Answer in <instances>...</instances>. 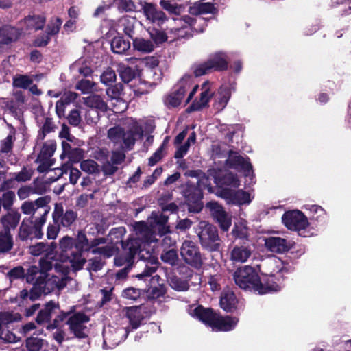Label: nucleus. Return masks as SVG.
<instances>
[{
	"instance_id": "f257e3e1",
	"label": "nucleus",
	"mask_w": 351,
	"mask_h": 351,
	"mask_svg": "<svg viewBox=\"0 0 351 351\" xmlns=\"http://www.w3.org/2000/svg\"><path fill=\"white\" fill-rule=\"evenodd\" d=\"M54 272L50 275L46 272L43 277L40 274V267L36 265L30 266L25 278L28 283H32L33 287L30 290V300H36L41 294H48L54 291H60L68 285L75 283V280L69 277L70 271L69 266L64 263L56 262L54 263Z\"/></svg>"
},
{
	"instance_id": "f03ea898",
	"label": "nucleus",
	"mask_w": 351,
	"mask_h": 351,
	"mask_svg": "<svg viewBox=\"0 0 351 351\" xmlns=\"http://www.w3.org/2000/svg\"><path fill=\"white\" fill-rule=\"evenodd\" d=\"M168 217L163 214L152 213L148 219L149 226L144 221L136 222L134 226L136 236L140 239L143 249L153 252V254L157 258L156 248L158 247V239L163 237L161 245L164 248L169 247L175 245L176 241L171 236L166 234L169 232V228L166 226Z\"/></svg>"
},
{
	"instance_id": "7ed1b4c3",
	"label": "nucleus",
	"mask_w": 351,
	"mask_h": 351,
	"mask_svg": "<svg viewBox=\"0 0 351 351\" xmlns=\"http://www.w3.org/2000/svg\"><path fill=\"white\" fill-rule=\"evenodd\" d=\"M125 254L114 258V263L117 266L131 267L133 259L138 256L139 260L144 263L143 271L136 274V277L139 280H146V278L151 276L156 272L158 267V261L153 252L143 249L138 236L136 238L129 239L126 243H121Z\"/></svg>"
},
{
	"instance_id": "20e7f679",
	"label": "nucleus",
	"mask_w": 351,
	"mask_h": 351,
	"mask_svg": "<svg viewBox=\"0 0 351 351\" xmlns=\"http://www.w3.org/2000/svg\"><path fill=\"white\" fill-rule=\"evenodd\" d=\"M75 240V249L77 251L71 257L72 269L74 271L82 269L85 263L86 258L83 256L84 250L90 251L93 254H99L106 257H110L114 254L116 248L112 244H106L107 240L104 238L95 239L89 244L85 234H79Z\"/></svg>"
},
{
	"instance_id": "39448f33",
	"label": "nucleus",
	"mask_w": 351,
	"mask_h": 351,
	"mask_svg": "<svg viewBox=\"0 0 351 351\" xmlns=\"http://www.w3.org/2000/svg\"><path fill=\"white\" fill-rule=\"evenodd\" d=\"M189 314L197 319L210 326L213 330L230 331L235 328L239 318L232 316H221L209 308L199 305H191L188 308Z\"/></svg>"
},
{
	"instance_id": "423d86ee",
	"label": "nucleus",
	"mask_w": 351,
	"mask_h": 351,
	"mask_svg": "<svg viewBox=\"0 0 351 351\" xmlns=\"http://www.w3.org/2000/svg\"><path fill=\"white\" fill-rule=\"evenodd\" d=\"M233 278L237 286L245 290L254 291L258 294H265L267 289H277L278 285L263 287L260 284V276L256 270L250 266H244L237 269Z\"/></svg>"
},
{
	"instance_id": "0eeeda50",
	"label": "nucleus",
	"mask_w": 351,
	"mask_h": 351,
	"mask_svg": "<svg viewBox=\"0 0 351 351\" xmlns=\"http://www.w3.org/2000/svg\"><path fill=\"white\" fill-rule=\"evenodd\" d=\"M228 56L223 51H216L209 55L206 61L195 65L193 73L196 77L209 73L212 71H223L228 67Z\"/></svg>"
},
{
	"instance_id": "6e6552de",
	"label": "nucleus",
	"mask_w": 351,
	"mask_h": 351,
	"mask_svg": "<svg viewBox=\"0 0 351 351\" xmlns=\"http://www.w3.org/2000/svg\"><path fill=\"white\" fill-rule=\"evenodd\" d=\"M56 243L54 242L49 244L40 242L29 247V252L32 255L38 256L44 254V256L39 260L41 277L53 269L54 266L53 262L56 256Z\"/></svg>"
},
{
	"instance_id": "1a4fd4ad",
	"label": "nucleus",
	"mask_w": 351,
	"mask_h": 351,
	"mask_svg": "<svg viewBox=\"0 0 351 351\" xmlns=\"http://www.w3.org/2000/svg\"><path fill=\"white\" fill-rule=\"evenodd\" d=\"M268 266L272 269L269 274H262L260 277V284L263 287H271L273 285H278V289L266 290L265 293L277 292L282 287L283 276L282 273L285 270L283 262L278 258H272L267 262Z\"/></svg>"
},
{
	"instance_id": "9d476101",
	"label": "nucleus",
	"mask_w": 351,
	"mask_h": 351,
	"mask_svg": "<svg viewBox=\"0 0 351 351\" xmlns=\"http://www.w3.org/2000/svg\"><path fill=\"white\" fill-rule=\"evenodd\" d=\"M50 201L51 198L49 196L39 197L35 201H25L22 204L21 209L23 214L31 215L32 220L44 224L45 217L50 210Z\"/></svg>"
},
{
	"instance_id": "9b49d317",
	"label": "nucleus",
	"mask_w": 351,
	"mask_h": 351,
	"mask_svg": "<svg viewBox=\"0 0 351 351\" xmlns=\"http://www.w3.org/2000/svg\"><path fill=\"white\" fill-rule=\"evenodd\" d=\"M191 177H197V188L195 186H189L184 191V196L188 204L197 203L202 198V191L208 190L212 192V186L209 178L205 173L199 171H191L189 174Z\"/></svg>"
},
{
	"instance_id": "f8f14e48",
	"label": "nucleus",
	"mask_w": 351,
	"mask_h": 351,
	"mask_svg": "<svg viewBox=\"0 0 351 351\" xmlns=\"http://www.w3.org/2000/svg\"><path fill=\"white\" fill-rule=\"evenodd\" d=\"M282 220L288 229L297 231L300 236L307 237L306 230L310 223L302 212L298 210L286 212L282 215Z\"/></svg>"
},
{
	"instance_id": "ddd939ff",
	"label": "nucleus",
	"mask_w": 351,
	"mask_h": 351,
	"mask_svg": "<svg viewBox=\"0 0 351 351\" xmlns=\"http://www.w3.org/2000/svg\"><path fill=\"white\" fill-rule=\"evenodd\" d=\"M199 228L201 230L198 233V237L202 247L209 251L218 250L219 238L217 228L206 221H200Z\"/></svg>"
},
{
	"instance_id": "4468645a",
	"label": "nucleus",
	"mask_w": 351,
	"mask_h": 351,
	"mask_svg": "<svg viewBox=\"0 0 351 351\" xmlns=\"http://www.w3.org/2000/svg\"><path fill=\"white\" fill-rule=\"evenodd\" d=\"M129 333L128 326L109 325L103 330L104 348H113L124 341Z\"/></svg>"
},
{
	"instance_id": "2eb2a0df",
	"label": "nucleus",
	"mask_w": 351,
	"mask_h": 351,
	"mask_svg": "<svg viewBox=\"0 0 351 351\" xmlns=\"http://www.w3.org/2000/svg\"><path fill=\"white\" fill-rule=\"evenodd\" d=\"M204 22V19L199 17L197 19L192 18L189 16H184L180 18H173L170 21V27L168 29V34H173L172 40L179 38H184L188 33L189 26H193L196 23Z\"/></svg>"
},
{
	"instance_id": "dca6fc26",
	"label": "nucleus",
	"mask_w": 351,
	"mask_h": 351,
	"mask_svg": "<svg viewBox=\"0 0 351 351\" xmlns=\"http://www.w3.org/2000/svg\"><path fill=\"white\" fill-rule=\"evenodd\" d=\"M125 125L127 130H123L122 144L125 148L131 149L136 141L143 136V129L139 122L133 118L127 119Z\"/></svg>"
},
{
	"instance_id": "f3484780",
	"label": "nucleus",
	"mask_w": 351,
	"mask_h": 351,
	"mask_svg": "<svg viewBox=\"0 0 351 351\" xmlns=\"http://www.w3.org/2000/svg\"><path fill=\"white\" fill-rule=\"evenodd\" d=\"M180 255L189 265L199 267L202 263L201 253L198 246L192 241H184L180 247Z\"/></svg>"
},
{
	"instance_id": "a211bd4d",
	"label": "nucleus",
	"mask_w": 351,
	"mask_h": 351,
	"mask_svg": "<svg viewBox=\"0 0 351 351\" xmlns=\"http://www.w3.org/2000/svg\"><path fill=\"white\" fill-rule=\"evenodd\" d=\"M206 206L209 209L210 215L219 223L221 229L224 232H227L232 224L231 217L224 210L221 205L215 202H208Z\"/></svg>"
},
{
	"instance_id": "6ab92c4d",
	"label": "nucleus",
	"mask_w": 351,
	"mask_h": 351,
	"mask_svg": "<svg viewBox=\"0 0 351 351\" xmlns=\"http://www.w3.org/2000/svg\"><path fill=\"white\" fill-rule=\"evenodd\" d=\"M220 196L225 199L228 204H250L252 201L251 195L243 190H232L224 188L220 191Z\"/></svg>"
},
{
	"instance_id": "aec40b11",
	"label": "nucleus",
	"mask_w": 351,
	"mask_h": 351,
	"mask_svg": "<svg viewBox=\"0 0 351 351\" xmlns=\"http://www.w3.org/2000/svg\"><path fill=\"white\" fill-rule=\"evenodd\" d=\"M195 77L196 76L194 74L186 73L180 78L174 87L178 93H182V95L184 96L186 93L192 88V90L190 91L189 96L186 98V103H189L192 99L199 88L197 84H194V80Z\"/></svg>"
},
{
	"instance_id": "412c9836",
	"label": "nucleus",
	"mask_w": 351,
	"mask_h": 351,
	"mask_svg": "<svg viewBox=\"0 0 351 351\" xmlns=\"http://www.w3.org/2000/svg\"><path fill=\"white\" fill-rule=\"evenodd\" d=\"M123 312L132 329L138 328L147 316L145 307L141 306L127 307L123 310Z\"/></svg>"
},
{
	"instance_id": "4be33fe9",
	"label": "nucleus",
	"mask_w": 351,
	"mask_h": 351,
	"mask_svg": "<svg viewBox=\"0 0 351 351\" xmlns=\"http://www.w3.org/2000/svg\"><path fill=\"white\" fill-rule=\"evenodd\" d=\"M43 224L35 220L24 219L20 226L19 236L21 240H26L32 237L41 238L43 234L40 227Z\"/></svg>"
},
{
	"instance_id": "5701e85b",
	"label": "nucleus",
	"mask_w": 351,
	"mask_h": 351,
	"mask_svg": "<svg viewBox=\"0 0 351 351\" xmlns=\"http://www.w3.org/2000/svg\"><path fill=\"white\" fill-rule=\"evenodd\" d=\"M142 10L146 19L150 23L161 25L168 21L165 14L162 11L157 10L153 3H143Z\"/></svg>"
},
{
	"instance_id": "b1692460",
	"label": "nucleus",
	"mask_w": 351,
	"mask_h": 351,
	"mask_svg": "<svg viewBox=\"0 0 351 351\" xmlns=\"http://www.w3.org/2000/svg\"><path fill=\"white\" fill-rule=\"evenodd\" d=\"M76 217L77 215L74 211L68 210L64 213L62 204H56L53 213V219L56 223L60 221L64 227H69L75 221Z\"/></svg>"
},
{
	"instance_id": "393cba45",
	"label": "nucleus",
	"mask_w": 351,
	"mask_h": 351,
	"mask_svg": "<svg viewBox=\"0 0 351 351\" xmlns=\"http://www.w3.org/2000/svg\"><path fill=\"white\" fill-rule=\"evenodd\" d=\"M266 249L273 253L283 254L291 247L290 241L279 237H269L265 239Z\"/></svg>"
},
{
	"instance_id": "a878e982",
	"label": "nucleus",
	"mask_w": 351,
	"mask_h": 351,
	"mask_svg": "<svg viewBox=\"0 0 351 351\" xmlns=\"http://www.w3.org/2000/svg\"><path fill=\"white\" fill-rule=\"evenodd\" d=\"M227 161L230 167L243 170L245 176H252V165L247 158L241 156L237 152H230Z\"/></svg>"
},
{
	"instance_id": "bb28decb",
	"label": "nucleus",
	"mask_w": 351,
	"mask_h": 351,
	"mask_svg": "<svg viewBox=\"0 0 351 351\" xmlns=\"http://www.w3.org/2000/svg\"><path fill=\"white\" fill-rule=\"evenodd\" d=\"M88 318L84 313H77L70 317L67 321L70 330L77 337H84L85 336L84 324L88 322Z\"/></svg>"
},
{
	"instance_id": "cd10ccee",
	"label": "nucleus",
	"mask_w": 351,
	"mask_h": 351,
	"mask_svg": "<svg viewBox=\"0 0 351 351\" xmlns=\"http://www.w3.org/2000/svg\"><path fill=\"white\" fill-rule=\"evenodd\" d=\"M201 91L199 99L195 100L191 106L193 110H199L208 105L210 98L214 95L213 83L209 81L204 82L201 86Z\"/></svg>"
},
{
	"instance_id": "c85d7f7f",
	"label": "nucleus",
	"mask_w": 351,
	"mask_h": 351,
	"mask_svg": "<svg viewBox=\"0 0 351 351\" xmlns=\"http://www.w3.org/2000/svg\"><path fill=\"white\" fill-rule=\"evenodd\" d=\"M59 248L60 250V258L62 261L68 260L72 267V256L77 250L75 249V240L69 236H65L59 241Z\"/></svg>"
},
{
	"instance_id": "c756f323",
	"label": "nucleus",
	"mask_w": 351,
	"mask_h": 351,
	"mask_svg": "<svg viewBox=\"0 0 351 351\" xmlns=\"http://www.w3.org/2000/svg\"><path fill=\"white\" fill-rule=\"evenodd\" d=\"M121 85L115 84L106 89V94L114 106V111H123L126 108L125 101L121 99Z\"/></svg>"
},
{
	"instance_id": "7c9ffc66",
	"label": "nucleus",
	"mask_w": 351,
	"mask_h": 351,
	"mask_svg": "<svg viewBox=\"0 0 351 351\" xmlns=\"http://www.w3.org/2000/svg\"><path fill=\"white\" fill-rule=\"evenodd\" d=\"M231 97V91L228 86H221L214 95L213 107L218 112L223 110Z\"/></svg>"
},
{
	"instance_id": "2f4dec72",
	"label": "nucleus",
	"mask_w": 351,
	"mask_h": 351,
	"mask_svg": "<svg viewBox=\"0 0 351 351\" xmlns=\"http://www.w3.org/2000/svg\"><path fill=\"white\" fill-rule=\"evenodd\" d=\"M252 249L249 245H236L230 252V259L234 263H243L251 256Z\"/></svg>"
},
{
	"instance_id": "473e14b6",
	"label": "nucleus",
	"mask_w": 351,
	"mask_h": 351,
	"mask_svg": "<svg viewBox=\"0 0 351 351\" xmlns=\"http://www.w3.org/2000/svg\"><path fill=\"white\" fill-rule=\"evenodd\" d=\"M217 9L213 3L204 2L203 0L195 2L189 8V13L193 15H200L205 14H216Z\"/></svg>"
},
{
	"instance_id": "72a5a7b5",
	"label": "nucleus",
	"mask_w": 351,
	"mask_h": 351,
	"mask_svg": "<svg viewBox=\"0 0 351 351\" xmlns=\"http://www.w3.org/2000/svg\"><path fill=\"white\" fill-rule=\"evenodd\" d=\"M21 34L19 29L10 25L0 27V43L8 45L14 42L19 38Z\"/></svg>"
},
{
	"instance_id": "f704fd0d",
	"label": "nucleus",
	"mask_w": 351,
	"mask_h": 351,
	"mask_svg": "<svg viewBox=\"0 0 351 351\" xmlns=\"http://www.w3.org/2000/svg\"><path fill=\"white\" fill-rule=\"evenodd\" d=\"M302 208L309 212L311 220L319 223L325 221L327 213L322 206L316 204H305Z\"/></svg>"
},
{
	"instance_id": "c9c22d12",
	"label": "nucleus",
	"mask_w": 351,
	"mask_h": 351,
	"mask_svg": "<svg viewBox=\"0 0 351 351\" xmlns=\"http://www.w3.org/2000/svg\"><path fill=\"white\" fill-rule=\"evenodd\" d=\"M237 299L230 290L223 291L220 299V306L226 311H231L236 308Z\"/></svg>"
},
{
	"instance_id": "e433bc0d",
	"label": "nucleus",
	"mask_w": 351,
	"mask_h": 351,
	"mask_svg": "<svg viewBox=\"0 0 351 351\" xmlns=\"http://www.w3.org/2000/svg\"><path fill=\"white\" fill-rule=\"evenodd\" d=\"M21 219V215L16 211L9 212L1 219V223L3 227V230L10 231V229H14Z\"/></svg>"
},
{
	"instance_id": "4c0bfd02",
	"label": "nucleus",
	"mask_w": 351,
	"mask_h": 351,
	"mask_svg": "<svg viewBox=\"0 0 351 351\" xmlns=\"http://www.w3.org/2000/svg\"><path fill=\"white\" fill-rule=\"evenodd\" d=\"M24 25L27 30H38L43 28L45 23V17L43 15H29L24 19Z\"/></svg>"
},
{
	"instance_id": "58836bf2",
	"label": "nucleus",
	"mask_w": 351,
	"mask_h": 351,
	"mask_svg": "<svg viewBox=\"0 0 351 351\" xmlns=\"http://www.w3.org/2000/svg\"><path fill=\"white\" fill-rule=\"evenodd\" d=\"M84 104L90 108L101 112H105L108 108L106 103L97 95H92L84 98Z\"/></svg>"
},
{
	"instance_id": "ea45409f",
	"label": "nucleus",
	"mask_w": 351,
	"mask_h": 351,
	"mask_svg": "<svg viewBox=\"0 0 351 351\" xmlns=\"http://www.w3.org/2000/svg\"><path fill=\"white\" fill-rule=\"evenodd\" d=\"M132 45L134 49L145 53H151L154 49L153 42L143 38H134Z\"/></svg>"
},
{
	"instance_id": "a19ab883",
	"label": "nucleus",
	"mask_w": 351,
	"mask_h": 351,
	"mask_svg": "<svg viewBox=\"0 0 351 351\" xmlns=\"http://www.w3.org/2000/svg\"><path fill=\"white\" fill-rule=\"evenodd\" d=\"M13 244V237L10 232L7 230L0 231V254H4L10 251Z\"/></svg>"
},
{
	"instance_id": "79ce46f5",
	"label": "nucleus",
	"mask_w": 351,
	"mask_h": 351,
	"mask_svg": "<svg viewBox=\"0 0 351 351\" xmlns=\"http://www.w3.org/2000/svg\"><path fill=\"white\" fill-rule=\"evenodd\" d=\"M57 308L58 306L56 302L50 301L46 304L45 308L40 311L36 317V322L38 324H43L48 322L50 319L53 311Z\"/></svg>"
},
{
	"instance_id": "37998d69",
	"label": "nucleus",
	"mask_w": 351,
	"mask_h": 351,
	"mask_svg": "<svg viewBox=\"0 0 351 351\" xmlns=\"http://www.w3.org/2000/svg\"><path fill=\"white\" fill-rule=\"evenodd\" d=\"M56 149V143L53 140H49L45 142L38 156V160H52L53 156Z\"/></svg>"
},
{
	"instance_id": "c03bdc74",
	"label": "nucleus",
	"mask_w": 351,
	"mask_h": 351,
	"mask_svg": "<svg viewBox=\"0 0 351 351\" xmlns=\"http://www.w3.org/2000/svg\"><path fill=\"white\" fill-rule=\"evenodd\" d=\"M215 182L219 186H227L237 188L239 186V181L237 176L232 173H226L221 179L215 177Z\"/></svg>"
},
{
	"instance_id": "a18cd8bd",
	"label": "nucleus",
	"mask_w": 351,
	"mask_h": 351,
	"mask_svg": "<svg viewBox=\"0 0 351 351\" xmlns=\"http://www.w3.org/2000/svg\"><path fill=\"white\" fill-rule=\"evenodd\" d=\"M130 48V43L122 37H114L111 41V49L115 53H123Z\"/></svg>"
},
{
	"instance_id": "49530a36",
	"label": "nucleus",
	"mask_w": 351,
	"mask_h": 351,
	"mask_svg": "<svg viewBox=\"0 0 351 351\" xmlns=\"http://www.w3.org/2000/svg\"><path fill=\"white\" fill-rule=\"evenodd\" d=\"M232 234L235 238L247 239L248 237V228L246 221L241 219L235 222Z\"/></svg>"
},
{
	"instance_id": "de8ad7c7",
	"label": "nucleus",
	"mask_w": 351,
	"mask_h": 351,
	"mask_svg": "<svg viewBox=\"0 0 351 351\" xmlns=\"http://www.w3.org/2000/svg\"><path fill=\"white\" fill-rule=\"evenodd\" d=\"M34 75H16L13 78L14 87L25 89L28 88L34 81Z\"/></svg>"
},
{
	"instance_id": "09e8293b",
	"label": "nucleus",
	"mask_w": 351,
	"mask_h": 351,
	"mask_svg": "<svg viewBox=\"0 0 351 351\" xmlns=\"http://www.w3.org/2000/svg\"><path fill=\"white\" fill-rule=\"evenodd\" d=\"M127 60L131 63L134 62L135 61H139L142 64L145 65L146 67V72L149 70H154L157 69H160L158 67L159 61L157 58L153 56L147 57L143 59L138 60L135 58H128Z\"/></svg>"
},
{
	"instance_id": "8fccbe9b",
	"label": "nucleus",
	"mask_w": 351,
	"mask_h": 351,
	"mask_svg": "<svg viewBox=\"0 0 351 351\" xmlns=\"http://www.w3.org/2000/svg\"><path fill=\"white\" fill-rule=\"evenodd\" d=\"M45 343L46 341L35 337H29L26 341V346L29 351H42Z\"/></svg>"
},
{
	"instance_id": "3c124183",
	"label": "nucleus",
	"mask_w": 351,
	"mask_h": 351,
	"mask_svg": "<svg viewBox=\"0 0 351 351\" xmlns=\"http://www.w3.org/2000/svg\"><path fill=\"white\" fill-rule=\"evenodd\" d=\"M15 132H10L9 134L0 143V152L2 153H9L12 151L13 144L15 141Z\"/></svg>"
},
{
	"instance_id": "603ef678",
	"label": "nucleus",
	"mask_w": 351,
	"mask_h": 351,
	"mask_svg": "<svg viewBox=\"0 0 351 351\" xmlns=\"http://www.w3.org/2000/svg\"><path fill=\"white\" fill-rule=\"evenodd\" d=\"M184 97V96L182 95V93H178L174 88V90L166 97L165 102L168 106L177 107L181 104Z\"/></svg>"
},
{
	"instance_id": "864d4df0",
	"label": "nucleus",
	"mask_w": 351,
	"mask_h": 351,
	"mask_svg": "<svg viewBox=\"0 0 351 351\" xmlns=\"http://www.w3.org/2000/svg\"><path fill=\"white\" fill-rule=\"evenodd\" d=\"M123 129L119 126L111 128L108 131V137L115 144L122 145Z\"/></svg>"
},
{
	"instance_id": "5fc2aeb1",
	"label": "nucleus",
	"mask_w": 351,
	"mask_h": 351,
	"mask_svg": "<svg viewBox=\"0 0 351 351\" xmlns=\"http://www.w3.org/2000/svg\"><path fill=\"white\" fill-rule=\"evenodd\" d=\"M81 169L89 174L97 173L99 172V165L93 160H84L80 163Z\"/></svg>"
},
{
	"instance_id": "6e6d98bb",
	"label": "nucleus",
	"mask_w": 351,
	"mask_h": 351,
	"mask_svg": "<svg viewBox=\"0 0 351 351\" xmlns=\"http://www.w3.org/2000/svg\"><path fill=\"white\" fill-rule=\"evenodd\" d=\"M167 144V138H166L160 147L149 158V165L154 166L159 162L165 154V148Z\"/></svg>"
},
{
	"instance_id": "4d7b16f0",
	"label": "nucleus",
	"mask_w": 351,
	"mask_h": 351,
	"mask_svg": "<svg viewBox=\"0 0 351 351\" xmlns=\"http://www.w3.org/2000/svg\"><path fill=\"white\" fill-rule=\"evenodd\" d=\"M160 5L164 10L170 14H179L182 10V5L169 1L161 0L160 1Z\"/></svg>"
},
{
	"instance_id": "13d9d810",
	"label": "nucleus",
	"mask_w": 351,
	"mask_h": 351,
	"mask_svg": "<svg viewBox=\"0 0 351 351\" xmlns=\"http://www.w3.org/2000/svg\"><path fill=\"white\" fill-rule=\"evenodd\" d=\"M119 75L125 83H128L134 78L136 72L129 66L121 65L119 66Z\"/></svg>"
},
{
	"instance_id": "bf43d9fd",
	"label": "nucleus",
	"mask_w": 351,
	"mask_h": 351,
	"mask_svg": "<svg viewBox=\"0 0 351 351\" xmlns=\"http://www.w3.org/2000/svg\"><path fill=\"white\" fill-rule=\"evenodd\" d=\"M64 154L67 155L69 161L73 163H75L82 158L84 156V151L80 148H73L67 152L66 148L64 147Z\"/></svg>"
},
{
	"instance_id": "052dcab7",
	"label": "nucleus",
	"mask_w": 351,
	"mask_h": 351,
	"mask_svg": "<svg viewBox=\"0 0 351 351\" xmlns=\"http://www.w3.org/2000/svg\"><path fill=\"white\" fill-rule=\"evenodd\" d=\"M73 69L76 70L84 76H88L92 73V69L89 64L84 62L83 60L75 62L73 65Z\"/></svg>"
},
{
	"instance_id": "680f3d73",
	"label": "nucleus",
	"mask_w": 351,
	"mask_h": 351,
	"mask_svg": "<svg viewBox=\"0 0 351 351\" xmlns=\"http://www.w3.org/2000/svg\"><path fill=\"white\" fill-rule=\"evenodd\" d=\"M170 286L177 291H185L189 288L188 282L176 276H172L169 278Z\"/></svg>"
},
{
	"instance_id": "e2e57ef3",
	"label": "nucleus",
	"mask_w": 351,
	"mask_h": 351,
	"mask_svg": "<svg viewBox=\"0 0 351 351\" xmlns=\"http://www.w3.org/2000/svg\"><path fill=\"white\" fill-rule=\"evenodd\" d=\"M161 259L171 265H176L178 260L177 251L174 249L167 250L161 254Z\"/></svg>"
},
{
	"instance_id": "0e129e2a",
	"label": "nucleus",
	"mask_w": 351,
	"mask_h": 351,
	"mask_svg": "<svg viewBox=\"0 0 351 351\" xmlns=\"http://www.w3.org/2000/svg\"><path fill=\"white\" fill-rule=\"evenodd\" d=\"M95 83L88 80H82L76 84V89L80 90L83 94H86L94 90Z\"/></svg>"
},
{
	"instance_id": "69168bd1",
	"label": "nucleus",
	"mask_w": 351,
	"mask_h": 351,
	"mask_svg": "<svg viewBox=\"0 0 351 351\" xmlns=\"http://www.w3.org/2000/svg\"><path fill=\"white\" fill-rule=\"evenodd\" d=\"M62 21L60 18L52 19L47 25V32L48 35H55L58 33Z\"/></svg>"
},
{
	"instance_id": "338daca9",
	"label": "nucleus",
	"mask_w": 351,
	"mask_h": 351,
	"mask_svg": "<svg viewBox=\"0 0 351 351\" xmlns=\"http://www.w3.org/2000/svg\"><path fill=\"white\" fill-rule=\"evenodd\" d=\"M100 79L101 83L108 85L110 83H112L115 81L116 74L112 69L108 68L103 72Z\"/></svg>"
},
{
	"instance_id": "774afa93",
	"label": "nucleus",
	"mask_w": 351,
	"mask_h": 351,
	"mask_svg": "<svg viewBox=\"0 0 351 351\" xmlns=\"http://www.w3.org/2000/svg\"><path fill=\"white\" fill-rule=\"evenodd\" d=\"M32 171L30 169L23 168L20 172L14 173L12 179L17 182H26L31 179Z\"/></svg>"
}]
</instances>
